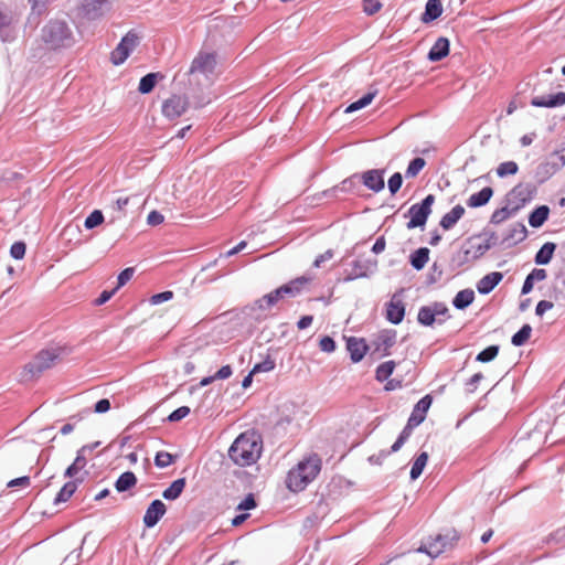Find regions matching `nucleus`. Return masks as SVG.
<instances>
[{
  "mask_svg": "<svg viewBox=\"0 0 565 565\" xmlns=\"http://www.w3.org/2000/svg\"><path fill=\"white\" fill-rule=\"evenodd\" d=\"M499 353L498 345H490L482 350L476 358L477 361L486 363L492 361Z\"/></svg>",
  "mask_w": 565,
  "mask_h": 565,
  "instance_id": "obj_47",
  "label": "nucleus"
},
{
  "mask_svg": "<svg viewBox=\"0 0 565 565\" xmlns=\"http://www.w3.org/2000/svg\"><path fill=\"white\" fill-rule=\"evenodd\" d=\"M376 262L372 260H354L352 270L344 277V281H351L358 278L369 277L375 271Z\"/></svg>",
  "mask_w": 565,
  "mask_h": 565,
  "instance_id": "obj_12",
  "label": "nucleus"
},
{
  "mask_svg": "<svg viewBox=\"0 0 565 565\" xmlns=\"http://www.w3.org/2000/svg\"><path fill=\"white\" fill-rule=\"evenodd\" d=\"M531 104L535 107H557L565 104V92L551 95H541L532 98Z\"/></svg>",
  "mask_w": 565,
  "mask_h": 565,
  "instance_id": "obj_18",
  "label": "nucleus"
},
{
  "mask_svg": "<svg viewBox=\"0 0 565 565\" xmlns=\"http://www.w3.org/2000/svg\"><path fill=\"white\" fill-rule=\"evenodd\" d=\"M556 245L554 243H545L535 255V263L537 265H546L551 262L555 252Z\"/></svg>",
  "mask_w": 565,
  "mask_h": 565,
  "instance_id": "obj_31",
  "label": "nucleus"
},
{
  "mask_svg": "<svg viewBox=\"0 0 565 565\" xmlns=\"http://www.w3.org/2000/svg\"><path fill=\"white\" fill-rule=\"evenodd\" d=\"M173 462V456L167 451H159L154 458L158 468H167Z\"/></svg>",
  "mask_w": 565,
  "mask_h": 565,
  "instance_id": "obj_51",
  "label": "nucleus"
},
{
  "mask_svg": "<svg viewBox=\"0 0 565 565\" xmlns=\"http://www.w3.org/2000/svg\"><path fill=\"white\" fill-rule=\"evenodd\" d=\"M403 178L399 172L394 173L387 182L388 190L392 194H395L402 186Z\"/></svg>",
  "mask_w": 565,
  "mask_h": 565,
  "instance_id": "obj_52",
  "label": "nucleus"
},
{
  "mask_svg": "<svg viewBox=\"0 0 565 565\" xmlns=\"http://www.w3.org/2000/svg\"><path fill=\"white\" fill-rule=\"evenodd\" d=\"M185 487V479L180 478L174 480L162 493L166 500H175L180 497Z\"/></svg>",
  "mask_w": 565,
  "mask_h": 565,
  "instance_id": "obj_33",
  "label": "nucleus"
},
{
  "mask_svg": "<svg viewBox=\"0 0 565 565\" xmlns=\"http://www.w3.org/2000/svg\"><path fill=\"white\" fill-rule=\"evenodd\" d=\"M374 96H375L374 93L365 94L363 97H361L356 102H353L352 104H350L345 108L344 113L349 114V113H353L355 110L364 108L365 106H367L372 103V100L374 99Z\"/></svg>",
  "mask_w": 565,
  "mask_h": 565,
  "instance_id": "obj_43",
  "label": "nucleus"
},
{
  "mask_svg": "<svg viewBox=\"0 0 565 565\" xmlns=\"http://www.w3.org/2000/svg\"><path fill=\"white\" fill-rule=\"evenodd\" d=\"M284 291H286V290L281 289V287H279V288L273 290L271 292L263 296L260 299L255 301V303H254L255 308H258L262 311H266V310L270 309L280 299L286 297Z\"/></svg>",
  "mask_w": 565,
  "mask_h": 565,
  "instance_id": "obj_22",
  "label": "nucleus"
},
{
  "mask_svg": "<svg viewBox=\"0 0 565 565\" xmlns=\"http://www.w3.org/2000/svg\"><path fill=\"white\" fill-rule=\"evenodd\" d=\"M516 211L513 210V206H504L499 210H495L491 216L492 224H501L508 218H510Z\"/></svg>",
  "mask_w": 565,
  "mask_h": 565,
  "instance_id": "obj_40",
  "label": "nucleus"
},
{
  "mask_svg": "<svg viewBox=\"0 0 565 565\" xmlns=\"http://www.w3.org/2000/svg\"><path fill=\"white\" fill-rule=\"evenodd\" d=\"M163 76L159 73H149L143 76L138 86V90L141 94H149L156 86L158 78H162Z\"/></svg>",
  "mask_w": 565,
  "mask_h": 565,
  "instance_id": "obj_35",
  "label": "nucleus"
},
{
  "mask_svg": "<svg viewBox=\"0 0 565 565\" xmlns=\"http://www.w3.org/2000/svg\"><path fill=\"white\" fill-rule=\"evenodd\" d=\"M465 209L461 205L454 206L448 213H446L440 220V226L448 231L452 228L456 223L463 216Z\"/></svg>",
  "mask_w": 565,
  "mask_h": 565,
  "instance_id": "obj_25",
  "label": "nucleus"
},
{
  "mask_svg": "<svg viewBox=\"0 0 565 565\" xmlns=\"http://www.w3.org/2000/svg\"><path fill=\"white\" fill-rule=\"evenodd\" d=\"M527 234L526 227L521 224L516 223L511 226L509 235L505 237V239L512 241L514 243L521 242L525 239Z\"/></svg>",
  "mask_w": 565,
  "mask_h": 565,
  "instance_id": "obj_41",
  "label": "nucleus"
},
{
  "mask_svg": "<svg viewBox=\"0 0 565 565\" xmlns=\"http://www.w3.org/2000/svg\"><path fill=\"white\" fill-rule=\"evenodd\" d=\"M60 355V349L42 350L28 365L29 371L32 373H41L53 366Z\"/></svg>",
  "mask_w": 565,
  "mask_h": 565,
  "instance_id": "obj_6",
  "label": "nucleus"
},
{
  "mask_svg": "<svg viewBox=\"0 0 565 565\" xmlns=\"http://www.w3.org/2000/svg\"><path fill=\"white\" fill-rule=\"evenodd\" d=\"M134 276V268H126L118 275V284L116 289L122 287L126 282H128Z\"/></svg>",
  "mask_w": 565,
  "mask_h": 565,
  "instance_id": "obj_58",
  "label": "nucleus"
},
{
  "mask_svg": "<svg viewBox=\"0 0 565 565\" xmlns=\"http://www.w3.org/2000/svg\"><path fill=\"white\" fill-rule=\"evenodd\" d=\"M550 214V209L546 205H541L536 207L529 216V224L534 227H541L545 221L547 220Z\"/></svg>",
  "mask_w": 565,
  "mask_h": 565,
  "instance_id": "obj_29",
  "label": "nucleus"
},
{
  "mask_svg": "<svg viewBox=\"0 0 565 565\" xmlns=\"http://www.w3.org/2000/svg\"><path fill=\"white\" fill-rule=\"evenodd\" d=\"M190 414V408L188 406H181L179 408H177L175 411H173L168 419L170 422H179L181 419H183L184 417H186L188 415Z\"/></svg>",
  "mask_w": 565,
  "mask_h": 565,
  "instance_id": "obj_54",
  "label": "nucleus"
},
{
  "mask_svg": "<svg viewBox=\"0 0 565 565\" xmlns=\"http://www.w3.org/2000/svg\"><path fill=\"white\" fill-rule=\"evenodd\" d=\"M10 255L15 259H22L25 255V244L15 242L10 248Z\"/></svg>",
  "mask_w": 565,
  "mask_h": 565,
  "instance_id": "obj_53",
  "label": "nucleus"
},
{
  "mask_svg": "<svg viewBox=\"0 0 565 565\" xmlns=\"http://www.w3.org/2000/svg\"><path fill=\"white\" fill-rule=\"evenodd\" d=\"M429 307H430L437 322L441 323L446 319L447 313H448L447 306L443 302H434Z\"/></svg>",
  "mask_w": 565,
  "mask_h": 565,
  "instance_id": "obj_49",
  "label": "nucleus"
},
{
  "mask_svg": "<svg viewBox=\"0 0 565 565\" xmlns=\"http://www.w3.org/2000/svg\"><path fill=\"white\" fill-rule=\"evenodd\" d=\"M435 202V196L433 194H428L420 203L413 204L407 215L409 216V221L407 223V228H416L423 227L426 224L428 216L431 213V206Z\"/></svg>",
  "mask_w": 565,
  "mask_h": 565,
  "instance_id": "obj_4",
  "label": "nucleus"
},
{
  "mask_svg": "<svg viewBox=\"0 0 565 565\" xmlns=\"http://www.w3.org/2000/svg\"><path fill=\"white\" fill-rule=\"evenodd\" d=\"M216 66L215 53L200 52L192 61L190 73L211 74Z\"/></svg>",
  "mask_w": 565,
  "mask_h": 565,
  "instance_id": "obj_9",
  "label": "nucleus"
},
{
  "mask_svg": "<svg viewBox=\"0 0 565 565\" xmlns=\"http://www.w3.org/2000/svg\"><path fill=\"white\" fill-rule=\"evenodd\" d=\"M363 184L369 188L370 190H373L375 192H379L384 189V178L383 172L379 170H369L363 174Z\"/></svg>",
  "mask_w": 565,
  "mask_h": 565,
  "instance_id": "obj_23",
  "label": "nucleus"
},
{
  "mask_svg": "<svg viewBox=\"0 0 565 565\" xmlns=\"http://www.w3.org/2000/svg\"><path fill=\"white\" fill-rule=\"evenodd\" d=\"M164 217L163 215L158 212V211H151L149 214H148V217H147V223L151 226H156V225H159L163 222Z\"/></svg>",
  "mask_w": 565,
  "mask_h": 565,
  "instance_id": "obj_60",
  "label": "nucleus"
},
{
  "mask_svg": "<svg viewBox=\"0 0 565 565\" xmlns=\"http://www.w3.org/2000/svg\"><path fill=\"white\" fill-rule=\"evenodd\" d=\"M455 539L456 534L451 537L438 534L436 537L422 544L417 552L426 553L431 558L437 557L447 548L448 545H450V541Z\"/></svg>",
  "mask_w": 565,
  "mask_h": 565,
  "instance_id": "obj_8",
  "label": "nucleus"
},
{
  "mask_svg": "<svg viewBox=\"0 0 565 565\" xmlns=\"http://www.w3.org/2000/svg\"><path fill=\"white\" fill-rule=\"evenodd\" d=\"M416 426L417 425H411V419L408 418L407 425L404 427V429L399 434L397 440L392 445L391 451H386V452L382 451L377 456L373 455V456H371L369 458V461L372 462V463H381V460L384 457L388 456L391 452L398 451L402 448V446L405 444V441L409 438L413 428L416 427Z\"/></svg>",
  "mask_w": 565,
  "mask_h": 565,
  "instance_id": "obj_14",
  "label": "nucleus"
},
{
  "mask_svg": "<svg viewBox=\"0 0 565 565\" xmlns=\"http://www.w3.org/2000/svg\"><path fill=\"white\" fill-rule=\"evenodd\" d=\"M311 280H312V277H310V276H301V277H298L280 287H281V289L286 290V291H284L285 296L295 297L298 294H300L303 286L309 284Z\"/></svg>",
  "mask_w": 565,
  "mask_h": 565,
  "instance_id": "obj_26",
  "label": "nucleus"
},
{
  "mask_svg": "<svg viewBox=\"0 0 565 565\" xmlns=\"http://www.w3.org/2000/svg\"><path fill=\"white\" fill-rule=\"evenodd\" d=\"M428 461V455L427 452H422L413 462L412 469H411V479L416 480L423 472L424 468L426 467Z\"/></svg>",
  "mask_w": 565,
  "mask_h": 565,
  "instance_id": "obj_39",
  "label": "nucleus"
},
{
  "mask_svg": "<svg viewBox=\"0 0 565 565\" xmlns=\"http://www.w3.org/2000/svg\"><path fill=\"white\" fill-rule=\"evenodd\" d=\"M172 297H173V292L168 290V291H163V292L153 295L151 297L150 301L152 305H159V303H162L164 301L172 299Z\"/></svg>",
  "mask_w": 565,
  "mask_h": 565,
  "instance_id": "obj_59",
  "label": "nucleus"
},
{
  "mask_svg": "<svg viewBox=\"0 0 565 565\" xmlns=\"http://www.w3.org/2000/svg\"><path fill=\"white\" fill-rule=\"evenodd\" d=\"M320 350L327 353H332L335 350V342L330 337H323L319 343Z\"/></svg>",
  "mask_w": 565,
  "mask_h": 565,
  "instance_id": "obj_56",
  "label": "nucleus"
},
{
  "mask_svg": "<svg viewBox=\"0 0 565 565\" xmlns=\"http://www.w3.org/2000/svg\"><path fill=\"white\" fill-rule=\"evenodd\" d=\"M189 106L188 98L182 95H172L162 104V114L170 119L180 117Z\"/></svg>",
  "mask_w": 565,
  "mask_h": 565,
  "instance_id": "obj_7",
  "label": "nucleus"
},
{
  "mask_svg": "<svg viewBox=\"0 0 565 565\" xmlns=\"http://www.w3.org/2000/svg\"><path fill=\"white\" fill-rule=\"evenodd\" d=\"M137 483V478L131 471H126L119 476L115 482V488L118 492H125Z\"/></svg>",
  "mask_w": 565,
  "mask_h": 565,
  "instance_id": "obj_32",
  "label": "nucleus"
},
{
  "mask_svg": "<svg viewBox=\"0 0 565 565\" xmlns=\"http://www.w3.org/2000/svg\"><path fill=\"white\" fill-rule=\"evenodd\" d=\"M395 369V362L394 361H386L380 364L375 372V377L379 382H384L388 380V377L393 374V371Z\"/></svg>",
  "mask_w": 565,
  "mask_h": 565,
  "instance_id": "obj_38",
  "label": "nucleus"
},
{
  "mask_svg": "<svg viewBox=\"0 0 565 565\" xmlns=\"http://www.w3.org/2000/svg\"><path fill=\"white\" fill-rule=\"evenodd\" d=\"M263 451V441L256 431L241 434L228 449V456L233 462L241 467L254 465Z\"/></svg>",
  "mask_w": 565,
  "mask_h": 565,
  "instance_id": "obj_1",
  "label": "nucleus"
},
{
  "mask_svg": "<svg viewBox=\"0 0 565 565\" xmlns=\"http://www.w3.org/2000/svg\"><path fill=\"white\" fill-rule=\"evenodd\" d=\"M449 54V41L446 38H439L431 46L428 58L431 62H438Z\"/></svg>",
  "mask_w": 565,
  "mask_h": 565,
  "instance_id": "obj_24",
  "label": "nucleus"
},
{
  "mask_svg": "<svg viewBox=\"0 0 565 565\" xmlns=\"http://www.w3.org/2000/svg\"><path fill=\"white\" fill-rule=\"evenodd\" d=\"M139 40V34L135 30L127 32L119 44L110 53L111 63L114 65L122 64L130 53L138 46Z\"/></svg>",
  "mask_w": 565,
  "mask_h": 565,
  "instance_id": "obj_5",
  "label": "nucleus"
},
{
  "mask_svg": "<svg viewBox=\"0 0 565 565\" xmlns=\"http://www.w3.org/2000/svg\"><path fill=\"white\" fill-rule=\"evenodd\" d=\"M85 449L86 447H83L81 450H78L74 462L66 469L65 477L72 478L76 476L86 466V459L83 456V451Z\"/></svg>",
  "mask_w": 565,
  "mask_h": 565,
  "instance_id": "obj_36",
  "label": "nucleus"
},
{
  "mask_svg": "<svg viewBox=\"0 0 565 565\" xmlns=\"http://www.w3.org/2000/svg\"><path fill=\"white\" fill-rule=\"evenodd\" d=\"M532 328L530 324H524L511 339L515 347L523 345L531 337Z\"/></svg>",
  "mask_w": 565,
  "mask_h": 565,
  "instance_id": "obj_42",
  "label": "nucleus"
},
{
  "mask_svg": "<svg viewBox=\"0 0 565 565\" xmlns=\"http://www.w3.org/2000/svg\"><path fill=\"white\" fill-rule=\"evenodd\" d=\"M443 13V6L440 0H428L425 7V12L422 17L423 22L428 23L436 20Z\"/></svg>",
  "mask_w": 565,
  "mask_h": 565,
  "instance_id": "obj_28",
  "label": "nucleus"
},
{
  "mask_svg": "<svg viewBox=\"0 0 565 565\" xmlns=\"http://www.w3.org/2000/svg\"><path fill=\"white\" fill-rule=\"evenodd\" d=\"M42 41L50 50H57L72 45L73 34L66 22L51 20L42 29Z\"/></svg>",
  "mask_w": 565,
  "mask_h": 565,
  "instance_id": "obj_3",
  "label": "nucleus"
},
{
  "mask_svg": "<svg viewBox=\"0 0 565 565\" xmlns=\"http://www.w3.org/2000/svg\"><path fill=\"white\" fill-rule=\"evenodd\" d=\"M395 332H381L373 342V345L375 347L374 352L379 353L380 356L388 355L391 348L395 344Z\"/></svg>",
  "mask_w": 565,
  "mask_h": 565,
  "instance_id": "obj_17",
  "label": "nucleus"
},
{
  "mask_svg": "<svg viewBox=\"0 0 565 565\" xmlns=\"http://www.w3.org/2000/svg\"><path fill=\"white\" fill-rule=\"evenodd\" d=\"M166 513V505L160 500H154L147 508L143 523L147 527H153Z\"/></svg>",
  "mask_w": 565,
  "mask_h": 565,
  "instance_id": "obj_16",
  "label": "nucleus"
},
{
  "mask_svg": "<svg viewBox=\"0 0 565 565\" xmlns=\"http://www.w3.org/2000/svg\"><path fill=\"white\" fill-rule=\"evenodd\" d=\"M518 172V164L514 161H505L499 164L497 168V174L500 178L513 175Z\"/></svg>",
  "mask_w": 565,
  "mask_h": 565,
  "instance_id": "obj_46",
  "label": "nucleus"
},
{
  "mask_svg": "<svg viewBox=\"0 0 565 565\" xmlns=\"http://www.w3.org/2000/svg\"><path fill=\"white\" fill-rule=\"evenodd\" d=\"M565 164V148L548 156L546 161L539 167V173L545 177L555 173Z\"/></svg>",
  "mask_w": 565,
  "mask_h": 565,
  "instance_id": "obj_13",
  "label": "nucleus"
},
{
  "mask_svg": "<svg viewBox=\"0 0 565 565\" xmlns=\"http://www.w3.org/2000/svg\"><path fill=\"white\" fill-rule=\"evenodd\" d=\"M430 405L431 398L429 395H426L422 399H419L409 416L411 425L422 424L426 417V413L428 412Z\"/></svg>",
  "mask_w": 565,
  "mask_h": 565,
  "instance_id": "obj_21",
  "label": "nucleus"
},
{
  "mask_svg": "<svg viewBox=\"0 0 565 565\" xmlns=\"http://www.w3.org/2000/svg\"><path fill=\"white\" fill-rule=\"evenodd\" d=\"M30 478L28 476L15 478L10 480L7 483L8 488H15V487H29L30 486Z\"/></svg>",
  "mask_w": 565,
  "mask_h": 565,
  "instance_id": "obj_61",
  "label": "nucleus"
},
{
  "mask_svg": "<svg viewBox=\"0 0 565 565\" xmlns=\"http://www.w3.org/2000/svg\"><path fill=\"white\" fill-rule=\"evenodd\" d=\"M425 160L423 158H415L413 159L406 170V177L407 178H414L416 177L420 170L425 167Z\"/></svg>",
  "mask_w": 565,
  "mask_h": 565,
  "instance_id": "obj_48",
  "label": "nucleus"
},
{
  "mask_svg": "<svg viewBox=\"0 0 565 565\" xmlns=\"http://www.w3.org/2000/svg\"><path fill=\"white\" fill-rule=\"evenodd\" d=\"M347 349L352 362L358 363L364 358L367 345L363 339L351 337L347 340Z\"/></svg>",
  "mask_w": 565,
  "mask_h": 565,
  "instance_id": "obj_19",
  "label": "nucleus"
},
{
  "mask_svg": "<svg viewBox=\"0 0 565 565\" xmlns=\"http://www.w3.org/2000/svg\"><path fill=\"white\" fill-rule=\"evenodd\" d=\"M321 469V460L318 456H310L299 461L298 465L290 469L286 486L292 492H300L318 476Z\"/></svg>",
  "mask_w": 565,
  "mask_h": 565,
  "instance_id": "obj_2",
  "label": "nucleus"
},
{
  "mask_svg": "<svg viewBox=\"0 0 565 565\" xmlns=\"http://www.w3.org/2000/svg\"><path fill=\"white\" fill-rule=\"evenodd\" d=\"M416 426L417 425H411V419L408 418L407 425L404 427V429L399 434L397 440L392 445L391 451H386V452L382 451L377 456L373 455V456H371L369 458V461L372 462V463H381V460L384 457L388 456L391 452L398 451L402 448V446L405 444V441L409 438L413 428L416 427Z\"/></svg>",
  "mask_w": 565,
  "mask_h": 565,
  "instance_id": "obj_15",
  "label": "nucleus"
},
{
  "mask_svg": "<svg viewBox=\"0 0 565 565\" xmlns=\"http://www.w3.org/2000/svg\"><path fill=\"white\" fill-rule=\"evenodd\" d=\"M77 483L75 481H68L66 482L62 489L58 491L54 499V503L58 504L62 502H66L76 491Z\"/></svg>",
  "mask_w": 565,
  "mask_h": 565,
  "instance_id": "obj_37",
  "label": "nucleus"
},
{
  "mask_svg": "<svg viewBox=\"0 0 565 565\" xmlns=\"http://www.w3.org/2000/svg\"><path fill=\"white\" fill-rule=\"evenodd\" d=\"M553 308V303L547 300H541L535 308V313L542 317L546 311Z\"/></svg>",
  "mask_w": 565,
  "mask_h": 565,
  "instance_id": "obj_64",
  "label": "nucleus"
},
{
  "mask_svg": "<svg viewBox=\"0 0 565 565\" xmlns=\"http://www.w3.org/2000/svg\"><path fill=\"white\" fill-rule=\"evenodd\" d=\"M405 316V305L403 302L401 294H394L386 306V319L398 324L403 321Z\"/></svg>",
  "mask_w": 565,
  "mask_h": 565,
  "instance_id": "obj_11",
  "label": "nucleus"
},
{
  "mask_svg": "<svg viewBox=\"0 0 565 565\" xmlns=\"http://www.w3.org/2000/svg\"><path fill=\"white\" fill-rule=\"evenodd\" d=\"M475 300V291L472 289L460 290L454 298L452 305L457 309H465Z\"/></svg>",
  "mask_w": 565,
  "mask_h": 565,
  "instance_id": "obj_30",
  "label": "nucleus"
},
{
  "mask_svg": "<svg viewBox=\"0 0 565 565\" xmlns=\"http://www.w3.org/2000/svg\"><path fill=\"white\" fill-rule=\"evenodd\" d=\"M492 194H493L492 189L489 186H486L482 190H480L479 192L471 194L467 201V205L469 207L483 206L490 201Z\"/></svg>",
  "mask_w": 565,
  "mask_h": 565,
  "instance_id": "obj_27",
  "label": "nucleus"
},
{
  "mask_svg": "<svg viewBox=\"0 0 565 565\" xmlns=\"http://www.w3.org/2000/svg\"><path fill=\"white\" fill-rule=\"evenodd\" d=\"M429 259V249L426 247L418 248L411 255V264L412 266L420 270L425 267Z\"/></svg>",
  "mask_w": 565,
  "mask_h": 565,
  "instance_id": "obj_34",
  "label": "nucleus"
},
{
  "mask_svg": "<svg viewBox=\"0 0 565 565\" xmlns=\"http://www.w3.org/2000/svg\"><path fill=\"white\" fill-rule=\"evenodd\" d=\"M532 198L533 189L530 185H518L509 193V205H512L514 211H519L530 202Z\"/></svg>",
  "mask_w": 565,
  "mask_h": 565,
  "instance_id": "obj_10",
  "label": "nucleus"
},
{
  "mask_svg": "<svg viewBox=\"0 0 565 565\" xmlns=\"http://www.w3.org/2000/svg\"><path fill=\"white\" fill-rule=\"evenodd\" d=\"M364 2V11L369 14H375L382 8V3L380 0H363Z\"/></svg>",
  "mask_w": 565,
  "mask_h": 565,
  "instance_id": "obj_55",
  "label": "nucleus"
},
{
  "mask_svg": "<svg viewBox=\"0 0 565 565\" xmlns=\"http://www.w3.org/2000/svg\"><path fill=\"white\" fill-rule=\"evenodd\" d=\"M256 507L253 494H248L238 505L237 510H250Z\"/></svg>",
  "mask_w": 565,
  "mask_h": 565,
  "instance_id": "obj_63",
  "label": "nucleus"
},
{
  "mask_svg": "<svg viewBox=\"0 0 565 565\" xmlns=\"http://www.w3.org/2000/svg\"><path fill=\"white\" fill-rule=\"evenodd\" d=\"M333 257V252L331 249H328L323 254L319 255L315 262L313 267L319 268L322 266L323 263L330 260Z\"/></svg>",
  "mask_w": 565,
  "mask_h": 565,
  "instance_id": "obj_62",
  "label": "nucleus"
},
{
  "mask_svg": "<svg viewBox=\"0 0 565 565\" xmlns=\"http://www.w3.org/2000/svg\"><path fill=\"white\" fill-rule=\"evenodd\" d=\"M503 275L499 271H492L483 276L477 284V290L481 295L490 294L502 280Z\"/></svg>",
  "mask_w": 565,
  "mask_h": 565,
  "instance_id": "obj_20",
  "label": "nucleus"
},
{
  "mask_svg": "<svg viewBox=\"0 0 565 565\" xmlns=\"http://www.w3.org/2000/svg\"><path fill=\"white\" fill-rule=\"evenodd\" d=\"M418 322L424 326H431L437 322L429 306L422 307L418 311Z\"/></svg>",
  "mask_w": 565,
  "mask_h": 565,
  "instance_id": "obj_45",
  "label": "nucleus"
},
{
  "mask_svg": "<svg viewBox=\"0 0 565 565\" xmlns=\"http://www.w3.org/2000/svg\"><path fill=\"white\" fill-rule=\"evenodd\" d=\"M275 361L270 356H267L263 362L254 365L252 374L270 372L275 369Z\"/></svg>",
  "mask_w": 565,
  "mask_h": 565,
  "instance_id": "obj_50",
  "label": "nucleus"
},
{
  "mask_svg": "<svg viewBox=\"0 0 565 565\" xmlns=\"http://www.w3.org/2000/svg\"><path fill=\"white\" fill-rule=\"evenodd\" d=\"M51 1L52 0H32V13L41 15L45 11L47 3H50Z\"/></svg>",
  "mask_w": 565,
  "mask_h": 565,
  "instance_id": "obj_57",
  "label": "nucleus"
},
{
  "mask_svg": "<svg viewBox=\"0 0 565 565\" xmlns=\"http://www.w3.org/2000/svg\"><path fill=\"white\" fill-rule=\"evenodd\" d=\"M104 222V215H103V212L100 210H94L86 218H85V222H84V226L85 228L87 230H93L97 226H99L100 224H103Z\"/></svg>",
  "mask_w": 565,
  "mask_h": 565,
  "instance_id": "obj_44",
  "label": "nucleus"
}]
</instances>
